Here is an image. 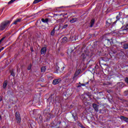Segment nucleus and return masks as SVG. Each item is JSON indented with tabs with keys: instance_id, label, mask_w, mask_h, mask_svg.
I'll return each instance as SVG.
<instances>
[{
	"instance_id": "7c9ffc66",
	"label": "nucleus",
	"mask_w": 128,
	"mask_h": 128,
	"mask_svg": "<svg viewBox=\"0 0 128 128\" xmlns=\"http://www.w3.org/2000/svg\"><path fill=\"white\" fill-rule=\"evenodd\" d=\"M0 120H2V116H0Z\"/></svg>"
},
{
	"instance_id": "b1692460",
	"label": "nucleus",
	"mask_w": 128,
	"mask_h": 128,
	"mask_svg": "<svg viewBox=\"0 0 128 128\" xmlns=\"http://www.w3.org/2000/svg\"><path fill=\"white\" fill-rule=\"evenodd\" d=\"M86 86L85 84H81L80 86H78V88H80V86Z\"/></svg>"
},
{
	"instance_id": "4468645a",
	"label": "nucleus",
	"mask_w": 128,
	"mask_h": 128,
	"mask_svg": "<svg viewBox=\"0 0 128 128\" xmlns=\"http://www.w3.org/2000/svg\"><path fill=\"white\" fill-rule=\"evenodd\" d=\"M91 25H90V28H92V26H94V19L91 20L90 22Z\"/></svg>"
},
{
	"instance_id": "a878e982",
	"label": "nucleus",
	"mask_w": 128,
	"mask_h": 128,
	"mask_svg": "<svg viewBox=\"0 0 128 128\" xmlns=\"http://www.w3.org/2000/svg\"><path fill=\"white\" fill-rule=\"evenodd\" d=\"M125 82L128 84V78H125Z\"/></svg>"
},
{
	"instance_id": "c85d7f7f",
	"label": "nucleus",
	"mask_w": 128,
	"mask_h": 128,
	"mask_svg": "<svg viewBox=\"0 0 128 128\" xmlns=\"http://www.w3.org/2000/svg\"><path fill=\"white\" fill-rule=\"evenodd\" d=\"M76 75H74V78H73V80H74V78H76Z\"/></svg>"
},
{
	"instance_id": "f3484780",
	"label": "nucleus",
	"mask_w": 128,
	"mask_h": 128,
	"mask_svg": "<svg viewBox=\"0 0 128 128\" xmlns=\"http://www.w3.org/2000/svg\"><path fill=\"white\" fill-rule=\"evenodd\" d=\"M42 22H48V19H44V18H42Z\"/></svg>"
},
{
	"instance_id": "bb28decb",
	"label": "nucleus",
	"mask_w": 128,
	"mask_h": 128,
	"mask_svg": "<svg viewBox=\"0 0 128 128\" xmlns=\"http://www.w3.org/2000/svg\"><path fill=\"white\" fill-rule=\"evenodd\" d=\"M4 48L2 47V48L0 49V52H2V50Z\"/></svg>"
},
{
	"instance_id": "f8f14e48",
	"label": "nucleus",
	"mask_w": 128,
	"mask_h": 128,
	"mask_svg": "<svg viewBox=\"0 0 128 128\" xmlns=\"http://www.w3.org/2000/svg\"><path fill=\"white\" fill-rule=\"evenodd\" d=\"M7 86H8V82L6 81H5L3 84V88H6Z\"/></svg>"
},
{
	"instance_id": "0eeeda50",
	"label": "nucleus",
	"mask_w": 128,
	"mask_h": 128,
	"mask_svg": "<svg viewBox=\"0 0 128 128\" xmlns=\"http://www.w3.org/2000/svg\"><path fill=\"white\" fill-rule=\"evenodd\" d=\"M21 20H22V19H17L14 22H13V24H16L18 22H20Z\"/></svg>"
},
{
	"instance_id": "2eb2a0df",
	"label": "nucleus",
	"mask_w": 128,
	"mask_h": 128,
	"mask_svg": "<svg viewBox=\"0 0 128 128\" xmlns=\"http://www.w3.org/2000/svg\"><path fill=\"white\" fill-rule=\"evenodd\" d=\"M66 40H68V38L66 37H64L62 39V42H66Z\"/></svg>"
},
{
	"instance_id": "a211bd4d",
	"label": "nucleus",
	"mask_w": 128,
	"mask_h": 128,
	"mask_svg": "<svg viewBox=\"0 0 128 128\" xmlns=\"http://www.w3.org/2000/svg\"><path fill=\"white\" fill-rule=\"evenodd\" d=\"M16 2V0H11L8 2V4H12L13 2Z\"/></svg>"
},
{
	"instance_id": "5701e85b",
	"label": "nucleus",
	"mask_w": 128,
	"mask_h": 128,
	"mask_svg": "<svg viewBox=\"0 0 128 128\" xmlns=\"http://www.w3.org/2000/svg\"><path fill=\"white\" fill-rule=\"evenodd\" d=\"M32 68V66L30 65L28 67V70H30Z\"/></svg>"
},
{
	"instance_id": "2f4dec72",
	"label": "nucleus",
	"mask_w": 128,
	"mask_h": 128,
	"mask_svg": "<svg viewBox=\"0 0 128 128\" xmlns=\"http://www.w3.org/2000/svg\"><path fill=\"white\" fill-rule=\"evenodd\" d=\"M64 8L63 6L60 7V8Z\"/></svg>"
},
{
	"instance_id": "6e6552de",
	"label": "nucleus",
	"mask_w": 128,
	"mask_h": 128,
	"mask_svg": "<svg viewBox=\"0 0 128 128\" xmlns=\"http://www.w3.org/2000/svg\"><path fill=\"white\" fill-rule=\"evenodd\" d=\"M64 67H62V68H58V72H62L64 71Z\"/></svg>"
},
{
	"instance_id": "f03ea898",
	"label": "nucleus",
	"mask_w": 128,
	"mask_h": 128,
	"mask_svg": "<svg viewBox=\"0 0 128 128\" xmlns=\"http://www.w3.org/2000/svg\"><path fill=\"white\" fill-rule=\"evenodd\" d=\"M16 116L17 122H20V114L16 112Z\"/></svg>"
},
{
	"instance_id": "c756f323",
	"label": "nucleus",
	"mask_w": 128,
	"mask_h": 128,
	"mask_svg": "<svg viewBox=\"0 0 128 128\" xmlns=\"http://www.w3.org/2000/svg\"><path fill=\"white\" fill-rule=\"evenodd\" d=\"M32 52H34V50L32 48H30Z\"/></svg>"
},
{
	"instance_id": "20e7f679",
	"label": "nucleus",
	"mask_w": 128,
	"mask_h": 128,
	"mask_svg": "<svg viewBox=\"0 0 128 128\" xmlns=\"http://www.w3.org/2000/svg\"><path fill=\"white\" fill-rule=\"evenodd\" d=\"M46 52V48H42L41 49V54H45Z\"/></svg>"
},
{
	"instance_id": "f257e3e1",
	"label": "nucleus",
	"mask_w": 128,
	"mask_h": 128,
	"mask_svg": "<svg viewBox=\"0 0 128 128\" xmlns=\"http://www.w3.org/2000/svg\"><path fill=\"white\" fill-rule=\"evenodd\" d=\"M10 21L8 20L6 22L2 23L1 26H0V30H4L6 26L10 25Z\"/></svg>"
},
{
	"instance_id": "1a4fd4ad",
	"label": "nucleus",
	"mask_w": 128,
	"mask_h": 128,
	"mask_svg": "<svg viewBox=\"0 0 128 128\" xmlns=\"http://www.w3.org/2000/svg\"><path fill=\"white\" fill-rule=\"evenodd\" d=\"M46 70V66H43L41 68L42 72H44Z\"/></svg>"
},
{
	"instance_id": "aec40b11",
	"label": "nucleus",
	"mask_w": 128,
	"mask_h": 128,
	"mask_svg": "<svg viewBox=\"0 0 128 128\" xmlns=\"http://www.w3.org/2000/svg\"><path fill=\"white\" fill-rule=\"evenodd\" d=\"M4 38H6V37L2 38L0 40V44H2V42H4Z\"/></svg>"
},
{
	"instance_id": "dca6fc26",
	"label": "nucleus",
	"mask_w": 128,
	"mask_h": 128,
	"mask_svg": "<svg viewBox=\"0 0 128 128\" xmlns=\"http://www.w3.org/2000/svg\"><path fill=\"white\" fill-rule=\"evenodd\" d=\"M124 48H125V50H126L128 48V44H125L123 45Z\"/></svg>"
},
{
	"instance_id": "423d86ee",
	"label": "nucleus",
	"mask_w": 128,
	"mask_h": 128,
	"mask_svg": "<svg viewBox=\"0 0 128 128\" xmlns=\"http://www.w3.org/2000/svg\"><path fill=\"white\" fill-rule=\"evenodd\" d=\"M120 119L123 120H124L126 122H128V118L124 116H120Z\"/></svg>"
},
{
	"instance_id": "7ed1b4c3",
	"label": "nucleus",
	"mask_w": 128,
	"mask_h": 128,
	"mask_svg": "<svg viewBox=\"0 0 128 128\" xmlns=\"http://www.w3.org/2000/svg\"><path fill=\"white\" fill-rule=\"evenodd\" d=\"M60 82V79H55L53 80L52 84H58Z\"/></svg>"
},
{
	"instance_id": "39448f33",
	"label": "nucleus",
	"mask_w": 128,
	"mask_h": 128,
	"mask_svg": "<svg viewBox=\"0 0 128 128\" xmlns=\"http://www.w3.org/2000/svg\"><path fill=\"white\" fill-rule=\"evenodd\" d=\"M92 106L94 108V110L96 111V112H98V106L96 104H92Z\"/></svg>"
},
{
	"instance_id": "9d476101",
	"label": "nucleus",
	"mask_w": 128,
	"mask_h": 128,
	"mask_svg": "<svg viewBox=\"0 0 128 128\" xmlns=\"http://www.w3.org/2000/svg\"><path fill=\"white\" fill-rule=\"evenodd\" d=\"M76 20H77L76 18H74L72 20H70V22H71V24H74V22H76Z\"/></svg>"
},
{
	"instance_id": "cd10ccee",
	"label": "nucleus",
	"mask_w": 128,
	"mask_h": 128,
	"mask_svg": "<svg viewBox=\"0 0 128 128\" xmlns=\"http://www.w3.org/2000/svg\"><path fill=\"white\" fill-rule=\"evenodd\" d=\"M2 96H0V102H2Z\"/></svg>"
},
{
	"instance_id": "473e14b6",
	"label": "nucleus",
	"mask_w": 128,
	"mask_h": 128,
	"mask_svg": "<svg viewBox=\"0 0 128 128\" xmlns=\"http://www.w3.org/2000/svg\"><path fill=\"white\" fill-rule=\"evenodd\" d=\"M116 21L114 22V24H116Z\"/></svg>"
},
{
	"instance_id": "9b49d317",
	"label": "nucleus",
	"mask_w": 128,
	"mask_h": 128,
	"mask_svg": "<svg viewBox=\"0 0 128 128\" xmlns=\"http://www.w3.org/2000/svg\"><path fill=\"white\" fill-rule=\"evenodd\" d=\"M42 2V0H34L33 2V4H38V2Z\"/></svg>"
},
{
	"instance_id": "393cba45",
	"label": "nucleus",
	"mask_w": 128,
	"mask_h": 128,
	"mask_svg": "<svg viewBox=\"0 0 128 128\" xmlns=\"http://www.w3.org/2000/svg\"><path fill=\"white\" fill-rule=\"evenodd\" d=\"M68 28V24H65L63 26V28Z\"/></svg>"
},
{
	"instance_id": "4be33fe9",
	"label": "nucleus",
	"mask_w": 128,
	"mask_h": 128,
	"mask_svg": "<svg viewBox=\"0 0 128 128\" xmlns=\"http://www.w3.org/2000/svg\"><path fill=\"white\" fill-rule=\"evenodd\" d=\"M120 14H119L118 16H116L117 20H120Z\"/></svg>"
},
{
	"instance_id": "6ab92c4d",
	"label": "nucleus",
	"mask_w": 128,
	"mask_h": 128,
	"mask_svg": "<svg viewBox=\"0 0 128 128\" xmlns=\"http://www.w3.org/2000/svg\"><path fill=\"white\" fill-rule=\"evenodd\" d=\"M86 58V55L84 54H82V55L81 56V58Z\"/></svg>"
},
{
	"instance_id": "ddd939ff",
	"label": "nucleus",
	"mask_w": 128,
	"mask_h": 128,
	"mask_svg": "<svg viewBox=\"0 0 128 128\" xmlns=\"http://www.w3.org/2000/svg\"><path fill=\"white\" fill-rule=\"evenodd\" d=\"M64 22V18L60 19L57 20V22L62 23V22Z\"/></svg>"
},
{
	"instance_id": "72a5a7b5",
	"label": "nucleus",
	"mask_w": 128,
	"mask_h": 128,
	"mask_svg": "<svg viewBox=\"0 0 128 128\" xmlns=\"http://www.w3.org/2000/svg\"><path fill=\"white\" fill-rule=\"evenodd\" d=\"M121 84H122V83H120Z\"/></svg>"
},
{
	"instance_id": "412c9836",
	"label": "nucleus",
	"mask_w": 128,
	"mask_h": 128,
	"mask_svg": "<svg viewBox=\"0 0 128 128\" xmlns=\"http://www.w3.org/2000/svg\"><path fill=\"white\" fill-rule=\"evenodd\" d=\"M51 36H54V29L51 32Z\"/></svg>"
}]
</instances>
